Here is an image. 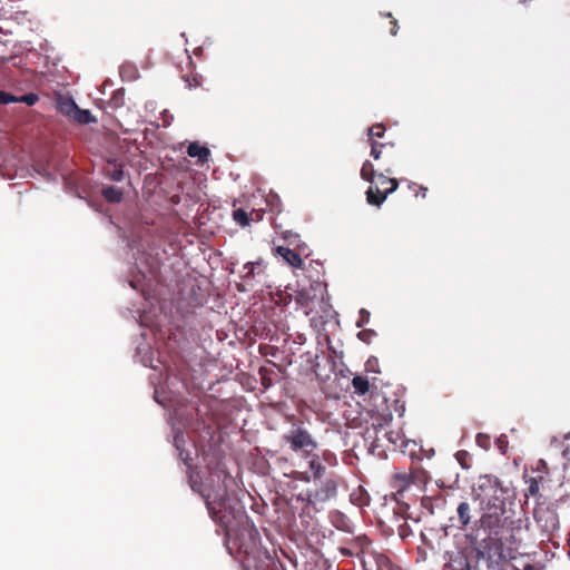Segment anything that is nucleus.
<instances>
[{"label": "nucleus", "instance_id": "c9c22d12", "mask_svg": "<svg viewBox=\"0 0 570 570\" xmlns=\"http://www.w3.org/2000/svg\"><path fill=\"white\" fill-rule=\"evenodd\" d=\"M391 35L392 36L396 35V21H393V28L391 29Z\"/></svg>", "mask_w": 570, "mask_h": 570}, {"label": "nucleus", "instance_id": "393cba45", "mask_svg": "<svg viewBox=\"0 0 570 570\" xmlns=\"http://www.w3.org/2000/svg\"><path fill=\"white\" fill-rule=\"evenodd\" d=\"M455 459L463 469H469L471 465V455L465 450H460L455 453Z\"/></svg>", "mask_w": 570, "mask_h": 570}, {"label": "nucleus", "instance_id": "9b49d317", "mask_svg": "<svg viewBox=\"0 0 570 570\" xmlns=\"http://www.w3.org/2000/svg\"><path fill=\"white\" fill-rule=\"evenodd\" d=\"M13 102H23L32 106L38 102V96L36 94L13 96L11 94L0 91V105H8Z\"/></svg>", "mask_w": 570, "mask_h": 570}, {"label": "nucleus", "instance_id": "a211bd4d", "mask_svg": "<svg viewBox=\"0 0 570 570\" xmlns=\"http://www.w3.org/2000/svg\"><path fill=\"white\" fill-rule=\"evenodd\" d=\"M187 154L189 157H197L199 160L205 161L209 156V149L200 146L198 142H191L187 148Z\"/></svg>", "mask_w": 570, "mask_h": 570}, {"label": "nucleus", "instance_id": "f3484780", "mask_svg": "<svg viewBox=\"0 0 570 570\" xmlns=\"http://www.w3.org/2000/svg\"><path fill=\"white\" fill-rule=\"evenodd\" d=\"M244 269L246 272H245L243 278L244 279H250V278H254L256 272H257V274L264 273L265 265H264V262L262 259H258L256 262H247L244 265Z\"/></svg>", "mask_w": 570, "mask_h": 570}, {"label": "nucleus", "instance_id": "39448f33", "mask_svg": "<svg viewBox=\"0 0 570 570\" xmlns=\"http://www.w3.org/2000/svg\"><path fill=\"white\" fill-rule=\"evenodd\" d=\"M340 478L331 474L322 480L314 491H307L305 494L301 493L297 500L306 501L308 504L316 505L333 500L337 497Z\"/></svg>", "mask_w": 570, "mask_h": 570}, {"label": "nucleus", "instance_id": "f704fd0d", "mask_svg": "<svg viewBox=\"0 0 570 570\" xmlns=\"http://www.w3.org/2000/svg\"><path fill=\"white\" fill-rule=\"evenodd\" d=\"M391 420H392V414L391 413H389L387 415L383 416L384 423H389Z\"/></svg>", "mask_w": 570, "mask_h": 570}, {"label": "nucleus", "instance_id": "412c9836", "mask_svg": "<svg viewBox=\"0 0 570 570\" xmlns=\"http://www.w3.org/2000/svg\"><path fill=\"white\" fill-rule=\"evenodd\" d=\"M308 459L309 470L312 471L314 479H321L325 471V468L322 465L320 456L315 454V452H313V455L309 456Z\"/></svg>", "mask_w": 570, "mask_h": 570}, {"label": "nucleus", "instance_id": "ddd939ff", "mask_svg": "<svg viewBox=\"0 0 570 570\" xmlns=\"http://www.w3.org/2000/svg\"><path fill=\"white\" fill-rule=\"evenodd\" d=\"M275 250L292 267H302L303 259L295 250L284 246H278Z\"/></svg>", "mask_w": 570, "mask_h": 570}, {"label": "nucleus", "instance_id": "f257e3e1", "mask_svg": "<svg viewBox=\"0 0 570 570\" xmlns=\"http://www.w3.org/2000/svg\"><path fill=\"white\" fill-rule=\"evenodd\" d=\"M212 519L225 530L229 551L235 547L240 553H253L259 541V532L249 520L243 507L230 503L226 489L202 493Z\"/></svg>", "mask_w": 570, "mask_h": 570}, {"label": "nucleus", "instance_id": "7ed1b4c3", "mask_svg": "<svg viewBox=\"0 0 570 570\" xmlns=\"http://www.w3.org/2000/svg\"><path fill=\"white\" fill-rule=\"evenodd\" d=\"M484 533L487 535L475 544L476 557L487 564L488 570H502L517 553L514 542L508 538L510 532Z\"/></svg>", "mask_w": 570, "mask_h": 570}, {"label": "nucleus", "instance_id": "58836bf2", "mask_svg": "<svg viewBox=\"0 0 570 570\" xmlns=\"http://www.w3.org/2000/svg\"><path fill=\"white\" fill-rule=\"evenodd\" d=\"M385 171H386L387 174H391V173H392L390 168H385Z\"/></svg>", "mask_w": 570, "mask_h": 570}, {"label": "nucleus", "instance_id": "dca6fc26", "mask_svg": "<svg viewBox=\"0 0 570 570\" xmlns=\"http://www.w3.org/2000/svg\"><path fill=\"white\" fill-rule=\"evenodd\" d=\"M446 570H476V569L471 566L469 559L465 556L459 554L455 558L451 559L450 563L448 564Z\"/></svg>", "mask_w": 570, "mask_h": 570}, {"label": "nucleus", "instance_id": "423d86ee", "mask_svg": "<svg viewBox=\"0 0 570 570\" xmlns=\"http://www.w3.org/2000/svg\"><path fill=\"white\" fill-rule=\"evenodd\" d=\"M533 517L542 534L547 537V540L552 542L553 546H558L559 543L554 541L556 532L560 528L557 511L550 507L539 505L534 509Z\"/></svg>", "mask_w": 570, "mask_h": 570}, {"label": "nucleus", "instance_id": "e433bc0d", "mask_svg": "<svg viewBox=\"0 0 570 570\" xmlns=\"http://www.w3.org/2000/svg\"><path fill=\"white\" fill-rule=\"evenodd\" d=\"M567 543H568V547H569V556H570V530H569V533H568V538H567Z\"/></svg>", "mask_w": 570, "mask_h": 570}, {"label": "nucleus", "instance_id": "6ab92c4d", "mask_svg": "<svg viewBox=\"0 0 570 570\" xmlns=\"http://www.w3.org/2000/svg\"><path fill=\"white\" fill-rule=\"evenodd\" d=\"M354 392L358 395H365L370 391V382L367 377L356 375L352 379Z\"/></svg>", "mask_w": 570, "mask_h": 570}, {"label": "nucleus", "instance_id": "2f4dec72", "mask_svg": "<svg viewBox=\"0 0 570 570\" xmlns=\"http://www.w3.org/2000/svg\"><path fill=\"white\" fill-rule=\"evenodd\" d=\"M537 473L548 474L549 469L544 460H539L535 468Z\"/></svg>", "mask_w": 570, "mask_h": 570}, {"label": "nucleus", "instance_id": "bb28decb", "mask_svg": "<svg viewBox=\"0 0 570 570\" xmlns=\"http://www.w3.org/2000/svg\"><path fill=\"white\" fill-rule=\"evenodd\" d=\"M376 335V332L374 330H362L357 333V337L365 343H371L372 338Z\"/></svg>", "mask_w": 570, "mask_h": 570}, {"label": "nucleus", "instance_id": "473e14b6", "mask_svg": "<svg viewBox=\"0 0 570 570\" xmlns=\"http://www.w3.org/2000/svg\"><path fill=\"white\" fill-rule=\"evenodd\" d=\"M322 458L325 462L330 464L332 463V461H335V455L328 450L323 452Z\"/></svg>", "mask_w": 570, "mask_h": 570}, {"label": "nucleus", "instance_id": "a878e982", "mask_svg": "<svg viewBox=\"0 0 570 570\" xmlns=\"http://www.w3.org/2000/svg\"><path fill=\"white\" fill-rule=\"evenodd\" d=\"M528 482V489H527V495H537L540 490V484H538L537 478H529Z\"/></svg>", "mask_w": 570, "mask_h": 570}, {"label": "nucleus", "instance_id": "9d476101", "mask_svg": "<svg viewBox=\"0 0 570 570\" xmlns=\"http://www.w3.org/2000/svg\"><path fill=\"white\" fill-rule=\"evenodd\" d=\"M423 475L424 473L420 470L411 469L410 472L396 471L393 473L390 484L396 491L397 495H402L411 484L421 482Z\"/></svg>", "mask_w": 570, "mask_h": 570}, {"label": "nucleus", "instance_id": "2eb2a0df", "mask_svg": "<svg viewBox=\"0 0 570 570\" xmlns=\"http://www.w3.org/2000/svg\"><path fill=\"white\" fill-rule=\"evenodd\" d=\"M104 173L114 181H120L124 178L122 166L115 161H108V164L104 167Z\"/></svg>", "mask_w": 570, "mask_h": 570}, {"label": "nucleus", "instance_id": "1a4fd4ad", "mask_svg": "<svg viewBox=\"0 0 570 570\" xmlns=\"http://www.w3.org/2000/svg\"><path fill=\"white\" fill-rule=\"evenodd\" d=\"M371 540L366 535H358L347 542V547H340L338 551L344 557H356L365 570L364 554L370 552Z\"/></svg>", "mask_w": 570, "mask_h": 570}, {"label": "nucleus", "instance_id": "72a5a7b5", "mask_svg": "<svg viewBox=\"0 0 570 570\" xmlns=\"http://www.w3.org/2000/svg\"><path fill=\"white\" fill-rule=\"evenodd\" d=\"M548 474L538 473L534 478L538 479V484H543L547 481Z\"/></svg>", "mask_w": 570, "mask_h": 570}, {"label": "nucleus", "instance_id": "f8f14e48", "mask_svg": "<svg viewBox=\"0 0 570 570\" xmlns=\"http://www.w3.org/2000/svg\"><path fill=\"white\" fill-rule=\"evenodd\" d=\"M65 111V115L71 119L77 121L78 124H90L96 121V118L90 114L89 109H61Z\"/></svg>", "mask_w": 570, "mask_h": 570}, {"label": "nucleus", "instance_id": "f03ea898", "mask_svg": "<svg viewBox=\"0 0 570 570\" xmlns=\"http://www.w3.org/2000/svg\"><path fill=\"white\" fill-rule=\"evenodd\" d=\"M508 489L503 488L498 478L481 475L472 487V495L479 502L482 514L479 519L480 530L495 534L511 532L513 511L508 507Z\"/></svg>", "mask_w": 570, "mask_h": 570}, {"label": "nucleus", "instance_id": "6e6552de", "mask_svg": "<svg viewBox=\"0 0 570 570\" xmlns=\"http://www.w3.org/2000/svg\"><path fill=\"white\" fill-rule=\"evenodd\" d=\"M399 181L395 178H390L384 174L377 175V186L370 187L366 190V200L370 205L380 207L386 197L396 190Z\"/></svg>", "mask_w": 570, "mask_h": 570}, {"label": "nucleus", "instance_id": "aec40b11", "mask_svg": "<svg viewBox=\"0 0 570 570\" xmlns=\"http://www.w3.org/2000/svg\"><path fill=\"white\" fill-rule=\"evenodd\" d=\"M101 194L105 197V199L109 203H120L124 196L121 189L115 186H108L102 188Z\"/></svg>", "mask_w": 570, "mask_h": 570}, {"label": "nucleus", "instance_id": "5701e85b", "mask_svg": "<svg viewBox=\"0 0 570 570\" xmlns=\"http://www.w3.org/2000/svg\"><path fill=\"white\" fill-rule=\"evenodd\" d=\"M375 176L373 164L370 160L364 161L361 168V177L366 181L373 183Z\"/></svg>", "mask_w": 570, "mask_h": 570}, {"label": "nucleus", "instance_id": "c756f323", "mask_svg": "<svg viewBox=\"0 0 570 570\" xmlns=\"http://www.w3.org/2000/svg\"><path fill=\"white\" fill-rule=\"evenodd\" d=\"M265 210L264 209H253L249 213V223L250 222H261L264 218Z\"/></svg>", "mask_w": 570, "mask_h": 570}, {"label": "nucleus", "instance_id": "4c0bfd02", "mask_svg": "<svg viewBox=\"0 0 570 570\" xmlns=\"http://www.w3.org/2000/svg\"><path fill=\"white\" fill-rule=\"evenodd\" d=\"M69 107H73V108H77L78 106L76 105L75 101H70V106Z\"/></svg>", "mask_w": 570, "mask_h": 570}, {"label": "nucleus", "instance_id": "b1692460", "mask_svg": "<svg viewBox=\"0 0 570 570\" xmlns=\"http://www.w3.org/2000/svg\"><path fill=\"white\" fill-rule=\"evenodd\" d=\"M234 220L242 227L249 225V213L243 208H237L233 212Z\"/></svg>", "mask_w": 570, "mask_h": 570}, {"label": "nucleus", "instance_id": "7c9ffc66", "mask_svg": "<svg viewBox=\"0 0 570 570\" xmlns=\"http://www.w3.org/2000/svg\"><path fill=\"white\" fill-rule=\"evenodd\" d=\"M384 436L395 446H397V441L400 440L399 433L393 431H385Z\"/></svg>", "mask_w": 570, "mask_h": 570}, {"label": "nucleus", "instance_id": "4be33fe9", "mask_svg": "<svg viewBox=\"0 0 570 570\" xmlns=\"http://www.w3.org/2000/svg\"><path fill=\"white\" fill-rule=\"evenodd\" d=\"M368 553L375 560L376 570H391L392 562L385 554L374 551H370Z\"/></svg>", "mask_w": 570, "mask_h": 570}, {"label": "nucleus", "instance_id": "cd10ccee", "mask_svg": "<svg viewBox=\"0 0 570 570\" xmlns=\"http://www.w3.org/2000/svg\"><path fill=\"white\" fill-rule=\"evenodd\" d=\"M371 314L367 309L361 308L358 313V320L356 322L357 327H363L370 322Z\"/></svg>", "mask_w": 570, "mask_h": 570}, {"label": "nucleus", "instance_id": "0eeeda50", "mask_svg": "<svg viewBox=\"0 0 570 570\" xmlns=\"http://www.w3.org/2000/svg\"><path fill=\"white\" fill-rule=\"evenodd\" d=\"M385 127L383 124H375L368 128V141L371 145V156L379 160L383 155L386 156L389 164H393L395 159L394 144L381 142L379 139L384 137Z\"/></svg>", "mask_w": 570, "mask_h": 570}, {"label": "nucleus", "instance_id": "c85d7f7f", "mask_svg": "<svg viewBox=\"0 0 570 570\" xmlns=\"http://www.w3.org/2000/svg\"><path fill=\"white\" fill-rule=\"evenodd\" d=\"M475 442L480 448L487 450L490 446V436L484 433H478L475 436Z\"/></svg>", "mask_w": 570, "mask_h": 570}, {"label": "nucleus", "instance_id": "20e7f679", "mask_svg": "<svg viewBox=\"0 0 570 570\" xmlns=\"http://www.w3.org/2000/svg\"><path fill=\"white\" fill-rule=\"evenodd\" d=\"M282 439L293 452L304 459L312 456L318 446L309 431L302 425L294 424L288 432L283 434Z\"/></svg>", "mask_w": 570, "mask_h": 570}, {"label": "nucleus", "instance_id": "4468645a", "mask_svg": "<svg viewBox=\"0 0 570 570\" xmlns=\"http://www.w3.org/2000/svg\"><path fill=\"white\" fill-rule=\"evenodd\" d=\"M456 514H458V521L460 524V528H465L470 524L472 515H471V507L469 502L462 501L459 503L456 508Z\"/></svg>", "mask_w": 570, "mask_h": 570}]
</instances>
